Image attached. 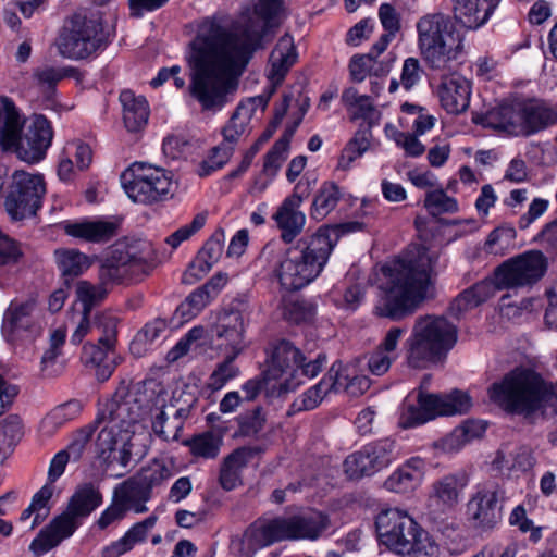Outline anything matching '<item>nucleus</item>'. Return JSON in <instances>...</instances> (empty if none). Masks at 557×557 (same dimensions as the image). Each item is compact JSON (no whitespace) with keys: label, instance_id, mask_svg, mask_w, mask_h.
<instances>
[{"label":"nucleus","instance_id":"obj_1","mask_svg":"<svg viewBox=\"0 0 557 557\" xmlns=\"http://www.w3.org/2000/svg\"><path fill=\"white\" fill-rule=\"evenodd\" d=\"M285 13L284 0H251L240 23L227 28L223 18L208 16L196 24L186 61L190 94L206 110H221L238 84L262 38L277 27Z\"/></svg>","mask_w":557,"mask_h":557},{"label":"nucleus","instance_id":"obj_2","mask_svg":"<svg viewBox=\"0 0 557 557\" xmlns=\"http://www.w3.org/2000/svg\"><path fill=\"white\" fill-rule=\"evenodd\" d=\"M169 400L168 391L156 380L137 383L131 388L119 387L97 419L102 424L96 442L99 458L108 466L126 468L131 461L135 426L146 417L151 418L157 435L164 441L176 440L181 423L165 429Z\"/></svg>","mask_w":557,"mask_h":557},{"label":"nucleus","instance_id":"obj_3","mask_svg":"<svg viewBox=\"0 0 557 557\" xmlns=\"http://www.w3.org/2000/svg\"><path fill=\"white\" fill-rule=\"evenodd\" d=\"M437 261L436 250L413 245L384 264L377 278L374 313L394 321L412 314L428 296Z\"/></svg>","mask_w":557,"mask_h":557},{"label":"nucleus","instance_id":"obj_4","mask_svg":"<svg viewBox=\"0 0 557 557\" xmlns=\"http://www.w3.org/2000/svg\"><path fill=\"white\" fill-rule=\"evenodd\" d=\"M336 244V230L321 226L287 248L274 268L281 287L292 292L313 282L324 270Z\"/></svg>","mask_w":557,"mask_h":557},{"label":"nucleus","instance_id":"obj_5","mask_svg":"<svg viewBox=\"0 0 557 557\" xmlns=\"http://www.w3.org/2000/svg\"><path fill=\"white\" fill-rule=\"evenodd\" d=\"M154 261L152 245L143 239L116 244L111 256L106 259L99 271L98 284L79 281L76 285V297L89 313L91 307L104 299L108 285L121 283L127 277L147 274Z\"/></svg>","mask_w":557,"mask_h":557},{"label":"nucleus","instance_id":"obj_6","mask_svg":"<svg viewBox=\"0 0 557 557\" xmlns=\"http://www.w3.org/2000/svg\"><path fill=\"white\" fill-rule=\"evenodd\" d=\"M22 119L8 98H0V145L4 150H14L27 163H37L46 156L53 132L44 115H35L21 136Z\"/></svg>","mask_w":557,"mask_h":557},{"label":"nucleus","instance_id":"obj_7","mask_svg":"<svg viewBox=\"0 0 557 557\" xmlns=\"http://www.w3.org/2000/svg\"><path fill=\"white\" fill-rule=\"evenodd\" d=\"M416 28L420 54L431 69H449L462 54L463 37L449 15L428 13L418 20Z\"/></svg>","mask_w":557,"mask_h":557},{"label":"nucleus","instance_id":"obj_8","mask_svg":"<svg viewBox=\"0 0 557 557\" xmlns=\"http://www.w3.org/2000/svg\"><path fill=\"white\" fill-rule=\"evenodd\" d=\"M457 342V327L446 318L419 317L405 342L409 368L425 369L442 360Z\"/></svg>","mask_w":557,"mask_h":557},{"label":"nucleus","instance_id":"obj_9","mask_svg":"<svg viewBox=\"0 0 557 557\" xmlns=\"http://www.w3.org/2000/svg\"><path fill=\"white\" fill-rule=\"evenodd\" d=\"M326 363V356L319 354L306 361L301 351L287 341L273 345L268 354L265 379L272 380V394L295 391L306 380L317 376Z\"/></svg>","mask_w":557,"mask_h":557},{"label":"nucleus","instance_id":"obj_10","mask_svg":"<svg viewBox=\"0 0 557 557\" xmlns=\"http://www.w3.org/2000/svg\"><path fill=\"white\" fill-rule=\"evenodd\" d=\"M102 504V495L92 484L78 486L71 496L63 513L55 517L49 525L42 529L32 541L29 549L36 557H41L58 546L63 540L72 536L87 518Z\"/></svg>","mask_w":557,"mask_h":557},{"label":"nucleus","instance_id":"obj_11","mask_svg":"<svg viewBox=\"0 0 557 557\" xmlns=\"http://www.w3.org/2000/svg\"><path fill=\"white\" fill-rule=\"evenodd\" d=\"M331 527L330 518L320 510H307L253 524L246 536L256 547L284 540L315 541Z\"/></svg>","mask_w":557,"mask_h":557},{"label":"nucleus","instance_id":"obj_12","mask_svg":"<svg viewBox=\"0 0 557 557\" xmlns=\"http://www.w3.org/2000/svg\"><path fill=\"white\" fill-rule=\"evenodd\" d=\"M121 184L134 202L151 203L168 197L171 193L172 176L164 169L135 162L121 174Z\"/></svg>","mask_w":557,"mask_h":557},{"label":"nucleus","instance_id":"obj_13","mask_svg":"<svg viewBox=\"0 0 557 557\" xmlns=\"http://www.w3.org/2000/svg\"><path fill=\"white\" fill-rule=\"evenodd\" d=\"M40 309L35 296L15 298L3 312L1 334L14 347L32 344L41 335Z\"/></svg>","mask_w":557,"mask_h":557},{"label":"nucleus","instance_id":"obj_14","mask_svg":"<svg viewBox=\"0 0 557 557\" xmlns=\"http://www.w3.org/2000/svg\"><path fill=\"white\" fill-rule=\"evenodd\" d=\"M46 195V182L41 174L15 171L7 188L4 209L12 221L36 215Z\"/></svg>","mask_w":557,"mask_h":557},{"label":"nucleus","instance_id":"obj_15","mask_svg":"<svg viewBox=\"0 0 557 557\" xmlns=\"http://www.w3.org/2000/svg\"><path fill=\"white\" fill-rule=\"evenodd\" d=\"M420 524L399 507L382 509L375 517V532L379 544L397 555H409Z\"/></svg>","mask_w":557,"mask_h":557},{"label":"nucleus","instance_id":"obj_16","mask_svg":"<svg viewBox=\"0 0 557 557\" xmlns=\"http://www.w3.org/2000/svg\"><path fill=\"white\" fill-rule=\"evenodd\" d=\"M101 23L96 17L75 13L67 20L59 37L58 49L69 59H85L95 53L101 44Z\"/></svg>","mask_w":557,"mask_h":557},{"label":"nucleus","instance_id":"obj_17","mask_svg":"<svg viewBox=\"0 0 557 557\" xmlns=\"http://www.w3.org/2000/svg\"><path fill=\"white\" fill-rule=\"evenodd\" d=\"M536 360L524 354V422L532 424L556 417V395L553 386L535 371Z\"/></svg>","mask_w":557,"mask_h":557},{"label":"nucleus","instance_id":"obj_18","mask_svg":"<svg viewBox=\"0 0 557 557\" xmlns=\"http://www.w3.org/2000/svg\"><path fill=\"white\" fill-rule=\"evenodd\" d=\"M101 335L98 344H86L83 348V358L96 369V377L100 382L107 381L123 358L115 354L116 324L110 320L106 325H96Z\"/></svg>","mask_w":557,"mask_h":557},{"label":"nucleus","instance_id":"obj_19","mask_svg":"<svg viewBox=\"0 0 557 557\" xmlns=\"http://www.w3.org/2000/svg\"><path fill=\"white\" fill-rule=\"evenodd\" d=\"M499 490L496 483L487 481L478 483L467 503V517L476 529L494 528L500 520Z\"/></svg>","mask_w":557,"mask_h":557},{"label":"nucleus","instance_id":"obj_20","mask_svg":"<svg viewBox=\"0 0 557 557\" xmlns=\"http://www.w3.org/2000/svg\"><path fill=\"white\" fill-rule=\"evenodd\" d=\"M434 92L446 113L459 115L470 107L472 85L466 77L454 72L441 77Z\"/></svg>","mask_w":557,"mask_h":557},{"label":"nucleus","instance_id":"obj_21","mask_svg":"<svg viewBox=\"0 0 557 557\" xmlns=\"http://www.w3.org/2000/svg\"><path fill=\"white\" fill-rule=\"evenodd\" d=\"M475 124L504 135H519L522 131V101L505 100L473 117Z\"/></svg>","mask_w":557,"mask_h":557},{"label":"nucleus","instance_id":"obj_22","mask_svg":"<svg viewBox=\"0 0 557 557\" xmlns=\"http://www.w3.org/2000/svg\"><path fill=\"white\" fill-rule=\"evenodd\" d=\"M470 482L466 470L448 473L433 482L430 502L440 512H450L460 503L463 491Z\"/></svg>","mask_w":557,"mask_h":557},{"label":"nucleus","instance_id":"obj_23","mask_svg":"<svg viewBox=\"0 0 557 557\" xmlns=\"http://www.w3.org/2000/svg\"><path fill=\"white\" fill-rule=\"evenodd\" d=\"M246 325L245 315L238 310L221 313L214 329L218 347L226 354L239 356L247 347Z\"/></svg>","mask_w":557,"mask_h":557},{"label":"nucleus","instance_id":"obj_24","mask_svg":"<svg viewBox=\"0 0 557 557\" xmlns=\"http://www.w3.org/2000/svg\"><path fill=\"white\" fill-rule=\"evenodd\" d=\"M416 400L423 406L430 420L437 416H453L468 412L472 407V399L467 392L453 391L446 395L428 394L418 392Z\"/></svg>","mask_w":557,"mask_h":557},{"label":"nucleus","instance_id":"obj_25","mask_svg":"<svg viewBox=\"0 0 557 557\" xmlns=\"http://www.w3.org/2000/svg\"><path fill=\"white\" fill-rule=\"evenodd\" d=\"M299 184L293 194L287 196L278 206L273 214V220L281 231L283 242L292 243L304 230L306 225V214L300 210L304 198L297 193Z\"/></svg>","mask_w":557,"mask_h":557},{"label":"nucleus","instance_id":"obj_26","mask_svg":"<svg viewBox=\"0 0 557 557\" xmlns=\"http://www.w3.org/2000/svg\"><path fill=\"white\" fill-rule=\"evenodd\" d=\"M492 403L509 413L519 412L522 406V368L517 367L487 389Z\"/></svg>","mask_w":557,"mask_h":557},{"label":"nucleus","instance_id":"obj_27","mask_svg":"<svg viewBox=\"0 0 557 557\" xmlns=\"http://www.w3.org/2000/svg\"><path fill=\"white\" fill-rule=\"evenodd\" d=\"M425 462L412 457L399 466L384 482V487L393 493L405 494L419 487L424 479Z\"/></svg>","mask_w":557,"mask_h":557},{"label":"nucleus","instance_id":"obj_28","mask_svg":"<svg viewBox=\"0 0 557 557\" xmlns=\"http://www.w3.org/2000/svg\"><path fill=\"white\" fill-rule=\"evenodd\" d=\"M404 334V329L391 327L380 345L370 354L368 369L373 375L381 376L389 370L392 363L398 357L397 349Z\"/></svg>","mask_w":557,"mask_h":557},{"label":"nucleus","instance_id":"obj_29","mask_svg":"<svg viewBox=\"0 0 557 557\" xmlns=\"http://www.w3.org/2000/svg\"><path fill=\"white\" fill-rule=\"evenodd\" d=\"M224 248V234H213L198 252L196 259L184 274V282L193 284L202 278L222 256Z\"/></svg>","mask_w":557,"mask_h":557},{"label":"nucleus","instance_id":"obj_30","mask_svg":"<svg viewBox=\"0 0 557 557\" xmlns=\"http://www.w3.org/2000/svg\"><path fill=\"white\" fill-rule=\"evenodd\" d=\"M500 0H453L456 20L469 29L484 25Z\"/></svg>","mask_w":557,"mask_h":557},{"label":"nucleus","instance_id":"obj_31","mask_svg":"<svg viewBox=\"0 0 557 557\" xmlns=\"http://www.w3.org/2000/svg\"><path fill=\"white\" fill-rule=\"evenodd\" d=\"M297 53L294 38L286 34L282 36L270 55V67L268 78L273 87L280 85L286 73L296 62Z\"/></svg>","mask_w":557,"mask_h":557},{"label":"nucleus","instance_id":"obj_32","mask_svg":"<svg viewBox=\"0 0 557 557\" xmlns=\"http://www.w3.org/2000/svg\"><path fill=\"white\" fill-rule=\"evenodd\" d=\"M557 125V108L544 100L524 99V136H530Z\"/></svg>","mask_w":557,"mask_h":557},{"label":"nucleus","instance_id":"obj_33","mask_svg":"<svg viewBox=\"0 0 557 557\" xmlns=\"http://www.w3.org/2000/svg\"><path fill=\"white\" fill-rule=\"evenodd\" d=\"M486 428L487 424L483 420L468 419L442 440L441 447L446 453H457L471 442L481 438Z\"/></svg>","mask_w":557,"mask_h":557},{"label":"nucleus","instance_id":"obj_34","mask_svg":"<svg viewBox=\"0 0 557 557\" xmlns=\"http://www.w3.org/2000/svg\"><path fill=\"white\" fill-rule=\"evenodd\" d=\"M63 228L69 236L87 242H106L114 236L116 225L104 220H83L66 222Z\"/></svg>","mask_w":557,"mask_h":557},{"label":"nucleus","instance_id":"obj_35","mask_svg":"<svg viewBox=\"0 0 557 557\" xmlns=\"http://www.w3.org/2000/svg\"><path fill=\"white\" fill-rule=\"evenodd\" d=\"M123 108V121L128 132H139L145 127L149 117V107L143 96H136L132 90H123L120 95Z\"/></svg>","mask_w":557,"mask_h":557},{"label":"nucleus","instance_id":"obj_36","mask_svg":"<svg viewBox=\"0 0 557 557\" xmlns=\"http://www.w3.org/2000/svg\"><path fill=\"white\" fill-rule=\"evenodd\" d=\"M150 492L136 479H129L119 484L114 490V499L127 510L141 513L148 510L145 503L149 499Z\"/></svg>","mask_w":557,"mask_h":557},{"label":"nucleus","instance_id":"obj_37","mask_svg":"<svg viewBox=\"0 0 557 557\" xmlns=\"http://www.w3.org/2000/svg\"><path fill=\"white\" fill-rule=\"evenodd\" d=\"M495 295L492 280H483L460 293L450 305V311L455 317L480 306Z\"/></svg>","mask_w":557,"mask_h":557},{"label":"nucleus","instance_id":"obj_38","mask_svg":"<svg viewBox=\"0 0 557 557\" xmlns=\"http://www.w3.org/2000/svg\"><path fill=\"white\" fill-rule=\"evenodd\" d=\"M493 285L497 289H506L518 296L522 286V255L505 261L494 272Z\"/></svg>","mask_w":557,"mask_h":557},{"label":"nucleus","instance_id":"obj_39","mask_svg":"<svg viewBox=\"0 0 557 557\" xmlns=\"http://www.w3.org/2000/svg\"><path fill=\"white\" fill-rule=\"evenodd\" d=\"M250 458L246 448L235 449L222 462L219 481L223 490L232 491L242 483L240 473Z\"/></svg>","mask_w":557,"mask_h":557},{"label":"nucleus","instance_id":"obj_40","mask_svg":"<svg viewBox=\"0 0 557 557\" xmlns=\"http://www.w3.org/2000/svg\"><path fill=\"white\" fill-rule=\"evenodd\" d=\"M335 380L336 376L334 372H327L318 384L308 388L300 397L294 400L288 410V414L317 408L323 398L330 392L334 391V385H336Z\"/></svg>","mask_w":557,"mask_h":557},{"label":"nucleus","instance_id":"obj_41","mask_svg":"<svg viewBox=\"0 0 557 557\" xmlns=\"http://www.w3.org/2000/svg\"><path fill=\"white\" fill-rule=\"evenodd\" d=\"M371 129L369 127L359 128L342 150L338 157L337 170L348 171L352 163L371 148Z\"/></svg>","mask_w":557,"mask_h":557},{"label":"nucleus","instance_id":"obj_42","mask_svg":"<svg viewBox=\"0 0 557 557\" xmlns=\"http://www.w3.org/2000/svg\"><path fill=\"white\" fill-rule=\"evenodd\" d=\"M224 435L220 430H210L193 436L186 442L196 458L215 459L223 445Z\"/></svg>","mask_w":557,"mask_h":557},{"label":"nucleus","instance_id":"obj_43","mask_svg":"<svg viewBox=\"0 0 557 557\" xmlns=\"http://www.w3.org/2000/svg\"><path fill=\"white\" fill-rule=\"evenodd\" d=\"M341 199L339 187L333 182H324L313 197L310 215L317 221L326 218Z\"/></svg>","mask_w":557,"mask_h":557},{"label":"nucleus","instance_id":"obj_44","mask_svg":"<svg viewBox=\"0 0 557 557\" xmlns=\"http://www.w3.org/2000/svg\"><path fill=\"white\" fill-rule=\"evenodd\" d=\"M82 411L78 400H70L52 409L40 422V431L51 436L59 428L75 419Z\"/></svg>","mask_w":557,"mask_h":557},{"label":"nucleus","instance_id":"obj_45","mask_svg":"<svg viewBox=\"0 0 557 557\" xmlns=\"http://www.w3.org/2000/svg\"><path fill=\"white\" fill-rule=\"evenodd\" d=\"M329 372H334L336 376L334 392L344 391L351 396H360L370 388L371 381L369 377L366 375H354L350 377L341 362H334Z\"/></svg>","mask_w":557,"mask_h":557},{"label":"nucleus","instance_id":"obj_46","mask_svg":"<svg viewBox=\"0 0 557 557\" xmlns=\"http://www.w3.org/2000/svg\"><path fill=\"white\" fill-rule=\"evenodd\" d=\"M212 299V295H209L206 288H197L177 307L174 313V320H177L178 324L190 321L199 314Z\"/></svg>","mask_w":557,"mask_h":557},{"label":"nucleus","instance_id":"obj_47","mask_svg":"<svg viewBox=\"0 0 557 557\" xmlns=\"http://www.w3.org/2000/svg\"><path fill=\"white\" fill-rule=\"evenodd\" d=\"M493 466L502 474L511 476L522 467L521 445L519 443H506L498 449L493 460Z\"/></svg>","mask_w":557,"mask_h":557},{"label":"nucleus","instance_id":"obj_48","mask_svg":"<svg viewBox=\"0 0 557 557\" xmlns=\"http://www.w3.org/2000/svg\"><path fill=\"white\" fill-rule=\"evenodd\" d=\"M342 102L352 120L369 119L374 112L372 99L367 95H360L354 87H348L343 91Z\"/></svg>","mask_w":557,"mask_h":557},{"label":"nucleus","instance_id":"obj_49","mask_svg":"<svg viewBox=\"0 0 557 557\" xmlns=\"http://www.w3.org/2000/svg\"><path fill=\"white\" fill-rule=\"evenodd\" d=\"M252 116L248 107L239 106L223 128V140L235 147L238 139L250 132Z\"/></svg>","mask_w":557,"mask_h":557},{"label":"nucleus","instance_id":"obj_50","mask_svg":"<svg viewBox=\"0 0 557 557\" xmlns=\"http://www.w3.org/2000/svg\"><path fill=\"white\" fill-rule=\"evenodd\" d=\"M238 355L226 354L224 360L216 364L207 382V387L211 392L222 389L230 381L239 376L240 370L234 363Z\"/></svg>","mask_w":557,"mask_h":557},{"label":"nucleus","instance_id":"obj_51","mask_svg":"<svg viewBox=\"0 0 557 557\" xmlns=\"http://www.w3.org/2000/svg\"><path fill=\"white\" fill-rule=\"evenodd\" d=\"M55 259L63 275L77 276L90 267L88 257L75 249L55 250Z\"/></svg>","mask_w":557,"mask_h":557},{"label":"nucleus","instance_id":"obj_52","mask_svg":"<svg viewBox=\"0 0 557 557\" xmlns=\"http://www.w3.org/2000/svg\"><path fill=\"white\" fill-rule=\"evenodd\" d=\"M366 446L377 471L387 467L398 456L396 442L389 437L371 442Z\"/></svg>","mask_w":557,"mask_h":557},{"label":"nucleus","instance_id":"obj_53","mask_svg":"<svg viewBox=\"0 0 557 557\" xmlns=\"http://www.w3.org/2000/svg\"><path fill=\"white\" fill-rule=\"evenodd\" d=\"M366 289L360 284H354L346 288L336 287L331 292L333 304L346 311H356L363 302Z\"/></svg>","mask_w":557,"mask_h":557},{"label":"nucleus","instance_id":"obj_54","mask_svg":"<svg viewBox=\"0 0 557 557\" xmlns=\"http://www.w3.org/2000/svg\"><path fill=\"white\" fill-rule=\"evenodd\" d=\"M345 472L350 479L371 475L377 471L373 465L368 448L364 445L359 451L349 455L344 462Z\"/></svg>","mask_w":557,"mask_h":557},{"label":"nucleus","instance_id":"obj_55","mask_svg":"<svg viewBox=\"0 0 557 557\" xmlns=\"http://www.w3.org/2000/svg\"><path fill=\"white\" fill-rule=\"evenodd\" d=\"M234 147L226 141H222L216 147L212 148L199 165L198 173L200 176H208L211 173L223 168L232 157Z\"/></svg>","mask_w":557,"mask_h":557},{"label":"nucleus","instance_id":"obj_56","mask_svg":"<svg viewBox=\"0 0 557 557\" xmlns=\"http://www.w3.org/2000/svg\"><path fill=\"white\" fill-rule=\"evenodd\" d=\"M424 207L432 215L456 213L459 210L458 201L448 196L442 188L426 193Z\"/></svg>","mask_w":557,"mask_h":557},{"label":"nucleus","instance_id":"obj_57","mask_svg":"<svg viewBox=\"0 0 557 557\" xmlns=\"http://www.w3.org/2000/svg\"><path fill=\"white\" fill-rule=\"evenodd\" d=\"M416 396L414 394H409L401 405L399 424L404 429L413 428L430 421L423 406L417 403Z\"/></svg>","mask_w":557,"mask_h":557},{"label":"nucleus","instance_id":"obj_58","mask_svg":"<svg viewBox=\"0 0 557 557\" xmlns=\"http://www.w3.org/2000/svg\"><path fill=\"white\" fill-rule=\"evenodd\" d=\"M172 476V471L159 460L144 467L135 476L149 492Z\"/></svg>","mask_w":557,"mask_h":557},{"label":"nucleus","instance_id":"obj_59","mask_svg":"<svg viewBox=\"0 0 557 557\" xmlns=\"http://www.w3.org/2000/svg\"><path fill=\"white\" fill-rule=\"evenodd\" d=\"M547 265V258L542 251H524V285L540 281L545 275Z\"/></svg>","mask_w":557,"mask_h":557},{"label":"nucleus","instance_id":"obj_60","mask_svg":"<svg viewBox=\"0 0 557 557\" xmlns=\"http://www.w3.org/2000/svg\"><path fill=\"white\" fill-rule=\"evenodd\" d=\"M289 149V138L284 136L280 138L271 150L267 153L263 163V173L272 180L281 169L287 158Z\"/></svg>","mask_w":557,"mask_h":557},{"label":"nucleus","instance_id":"obj_61","mask_svg":"<svg viewBox=\"0 0 557 557\" xmlns=\"http://www.w3.org/2000/svg\"><path fill=\"white\" fill-rule=\"evenodd\" d=\"M515 238L516 231L512 227H497L490 233L484 249L487 253L504 255L513 244Z\"/></svg>","mask_w":557,"mask_h":557},{"label":"nucleus","instance_id":"obj_62","mask_svg":"<svg viewBox=\"0 0 557 557\" xmlns=\"http://www.w3.org/2000/svg\"><path fill=\"white\" fill-rule=\"evenodd\" d=\"M23 434L21 420L10 416L0 422V442L2 453L12 451L13 447L21 440Z\"/></svg>","mask_w":557,"mask_h":557},{"label":"nucleus","instance_id":"obj_63","mask_svg":"<svg viewBox=\"0 0 557 557\" xmlns=\"http://www.w3.org/2000/svg\"><path fill=\"white\" fill-rule=\"evenodd\" d=\"M54 493V486L45 484L33 497L30 507L35 511V518L33 519L30 528L34 529L40 524L49 516L50 507L49 499Z\"/></svg>","mask_w":557,"mask_h":557},{"label":"nucleus","instance_id":"obj_64","mask_svg":"<svg viewBox=\"0 0 557 557\" xmlns=\"http://www.w3.org/2000/svg\"><path fill=\"white\" fill-rule=\"evenodd\" d=\"M168 324L163 319H156L147 323L141 331H139L131 344V350L135 354H140L138 346L153 343L158 339L163 332H165Z\"/></svg>","mask_w":557,"mask_h":557}]
</instances>
